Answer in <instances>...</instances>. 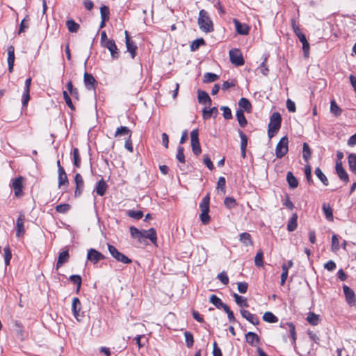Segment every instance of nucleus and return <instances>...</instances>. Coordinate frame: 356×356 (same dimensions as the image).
I'll use <instances>...</instances> for the list:
<instances>
[{"instance_id": "obj_25", "label": "nucleus", "mask_w": 356, "mask_h": 356, "mask_svg": "<svg viewBox=\"0 0 356 356\" xmlns=\"http://www.w3.org/2000/svg\"><path fill=\"white\" fill-rule=\"evenodd\" d=\"M236 118L238 122V124L241 127H245L247 125V120L245 117L243 111L242 109H238L236 111Z\"/></svg>"}, {"instance_id": "obj_60", "label": "nucleus", "mask_w": 356, "mask_h": 356, "mask_svg": "<svg viewBox=\"0 0 356 356\" xmlns=\"http://www.w3.org/2000/svg\"><path fill=\"white\" fill-rule=\"evenodd\" d=\"M223 111V117L226 120H229L232 118L231 109L228 106H223L221 108Z\"/></svg>"}, {"instance_id": "obj_50", "label": "nucleus", "mask_w": 356, "mask_h": 356, "mask_svg": "<svg viewBox=\"0 0 356 356\" xmlns=\"http://www.w3.org/2000/svg\"><path fill=\"white\" fill-rule=\"evenodd\" d=\"M101 18L104 20L109 19V8L106 6H103L100 8Z\"/></svg>"}, {"instance_id": "obj_55", "label": "nucleus", "mask_w": 356, "mask_h": 356, "mask_svg": "<svg viewBox=\"0 0 356 356\" xmlns=\"http://www.w3.org/2000/svg\"><path fill=\"white\" fill-rule=\"evenodd\" d=\"M185 340L187 347L191 348L193 346L194 343L193 336L189 332H184Z\"/></svg>"}, {"instance_id": "obj_6", "label": "nucleus", "mask_w": 356, "mask_h": 356, "mask_svg": "<svg viewBox=\"0 0 356 356\" xmlns=\"http://www.w3.org/2000/svg\"><path fill=\"white\" fill-rule=\"evenodd\" d=\"M72 310L74 318L81 321L84 316L83 312H81V303L78 298H73L72 302Z\"/></svg>"}, {"instance_id": "obj_9", "label": "nucleus", "mask_w": 356, "mask_h": 356, "mask_svg": "<svg viewBox=\"0 0 356 356\" xmlns=\"http://www.w3.org/2000/svg\"><path fill=\"white\" fill-rule=\"evenodd\" d=\"M103 46L109 50L113 59H116L119 57L120 52L113 40H106V42L103 44Z\"/></svg>"}, {"instance_id": "obj_45", "label": "nucleus", "mask_w": 356, "mask_h": 356, "mask_svg": "<svg viewBox=\"0 0 356 356\" xmlns=\"http://www.w3.org/2000/svg\"><path fill=\"white\" fill-rule=\"evenodd\" d=\"M263 257V252L262 250H260L257 252L256 256L254 257V264L257 266L261 267L264 266Z\"/></svg>"}, {"instance_id": "obj_40", "label": "nucleus", "mask_w": 356, "mask_h": 356, "mask_svg": "<svg viewBox=\"0 0 356 356\" xmlns=\"http://www.w3.org/2000/svg\"><path fill=\"white\" fill-rule=\"evenodd\" d=\"M205 44V41L203 38H198L193 41L191 44V50L192 51H195L199 49V47L202 45Z\"/></svg>"}, {"instance_id": "obj_17", "label": "nucleus", "mask_w": 356, "mask_h": 356, "mask_svg": "<svg viewBox=\"0 0 356 356\" xmlns=\"http://www.w3.org/2000/svg\"><path fill=\"white\" fill-rule=\"evenodd\" d=\"M8 51V65L9 72H12L13 70L14 62H15V48L10 45L7 49Z\"/></svg>"}, {"instance_id": "obj_31", "label": "nucleus", "mask_w": 356, "mask_h": 356, "mask_svg": "<svg viewBox=\"0 0 356 356\" xmlns=\"http://www.w3.org/2000/svg\"><path fill=\"white\" fill-rule=\"evenodd\" d=\"M330 112L337 117L341 115L342 113L341 108L337 104L334 99L330 102Z\"/></svg>"}, {"instance_id": "obj_5", "label": "nucleus", "mask_w": 356, "mask_h": 356, "mask_svg": "<svg viewBox=\"0 0 356 356\" xmlns=\"http://www.w3.org/2000/svg\"><path fill=\"white\" fill-rule=\"evenodd\" d=\"M289 140L287 136L282 137L276 145L275 155L278 159L282 158L288 152Z\"/></svg>"}, {"instance_id": "obj_2", "label": "nucleus", "mask_w": 356, "mask_h": 356, "mask_svg": "<svg viewBox=\"0 0 356 356\" xmlns=\"http://www.w3.org/2000/svg\"><path fill=\"white\" fill-rule=\"evenodd\" d=\"M197 23L200 29L205 33H210L213 31V22L209 13L204 10L200 11Z\"/></svg>"}, {"instance_id": "obj_46", "label": "nucleus", "mask_w": 356, "mask_h": 356, "mask_svg": "<svg viewBox=\"0 0 356 356\" xmlns=\"http://www.w3.org/2000/svg\"><path fill=\"white\" fill-rule=\"evenodd\" d=\"M219 76L214 74L211 72H207L204 75V82L205 83H211L216 81L218 79Z\"/></svg>"}, {"instance_id": "obj_59", "label": "nucleus", "mask_w": 356, "mask_h": 356, "mask_svg": "<svg viewBox=\"0 0 356 356\" xmlns=\"http://www.w3.org/2000/svg\"><path fill=\"white\" fill-rule=\"evenodd\" d=\"M225 184L226 181L225 177H220L218 179V183H217V188L220 189L223 193H225Z\"/></svg>"}, {"instance_id": "obj_23", "label": "nucleus", "mask_w": 356, "mask_h": 356, "mask_svg": "<svg viewBox=\"0 0 356 356\" xmlns=\"http://www.w3.org/2000/svg\"><path fill=\"white\" fill-rule=\"evenodd\" d=\"M239 241L245 246H251L253 245L251 235L248 232L241 233L239 235Z\"/></svg>"}, {"instance_id": "obj_19", "label": "nucleus", "mask_w": 356, "mask_h": 356, "mask_svg": "<svg viewBox=\"0 0 356 356\" xmlns=\"http://www.w3.org/2000/svg\"><path fill=\"white\" fill-rule=\"evenodd\" d=\"M234 23L235 24L236 32L240 35H248L249 33L250 28L245 24H241L239 21L234 19Z\"/></svg>"}, {"instance_id": "obj_28", "label": "nucleus", "mask_w": 356, "mask_h": 356, "mask_svg": "<svg viewBox=\"0 0 356 356\" xmlns=\"http://www.w3.org/2000/svg\"><path fill=\"white\" fill-rule=\"evenodd\" d=\"M66 26L68 31L71 33H76L80 28L79 24L75 22L73 19L67 20L66 22Z\"/></svg>"}, {"instance_id": "obj_44", "label": "nucleus", "mask_w": 356, "mask_h": 356, "mask_svg": "<svg viewBox=\"0 0 356 356\" xmlns=\"http://www.w3.org/2000/svg\"><path fill=\"white\" fill-rule=\"evenodd\" d=\"M307 320L311 325H316L319 322V317L318 315L310 312L307 317Z\"/></svg>"}, {"instance_id": "obj_13", "label": "nucleus", "mask_w": 356, "mask_h": 356, "mask_svg": "<svg viewBox=\"0 0 356 356\" xmlns=\"http://www.w3.org/2000/svg\"><path fill=\"white\" fill-rule=\"evenodd\" d=\"M74 181L76 184V189L74 192L75 196H79L84 188V182L82 176L77 173L74 177Z\"/></svg>"}, {"instance_id": "obj_56", "label": "nucleus", "mask_w": 356, "mask_h": 356, "mask_svg": "<svg viewBox=\"0 0 356 356\" xmlns=\"http://www.w3.org/2000/svg\"><path fill=\"white\" fill-rule=\"evenodd\" d=\"M238 134L241 138V149H246L248 145V138L246 135L241 130H238Z\"/></svg>"}, {"instance_id": "obj_47", "label": "nucleus", "mask_w": 356, "mask_h": 356, "mask_svg": "<svg viewBox=\"0 0 356 356\" xmlns=\"http://www.w3.org/2000/svg\"><path fill=\"white\" fill-rule=\"evenodd\" d=\"M209 301L213 305H214L218 309H220L221 306L224 304L222 302V300L214 294H213L210 296Z\"/></svg>"}, {"instance_id": "obj_49", "label": "nucleus", "mask_w": 356, "mask_h": 356, "mask_svg": "<svg viewBox=\"0 0 356 356\" xmlns=\"http://www.w3.org/2000/svg\"><path fill=\"white\" fill-rule=\"evenodd\" d=\"M224 204L225 207L229 209H231L236 206L235 199L232 197H227L224 200Z\"/></svg>"}, {"instance_id": "obj_26", "label": "nucleus", "mask_w": 356, "mask_h": 356, "mask_svg": "<svg viewBox=\"0 0 356 356\" xmlns=\"http://www.w3.org/2000/svg\"><path fill=\"white\" fill-rule=\"evenodd\" d=\"M120 136H128L131 138V134L130 129L127 127L121 126L118 127L115 133V137Z\"/></svg>"}, {"instance_id": "obj_32", "label": "nucleus", "mask_w": 356, "mask_h": 356, "mask_svg": "<svg viewBox=\"0 0 356 356\" xmlns=\"http://www.w3.org/2000/svg\"><path fill=\"white\" fill-rule=\"evenodd\" d=\"M234 300H235V302L236 303L243 307H248V302H247V299L241 296H239L238 295L237 293H234Z\"/></svg>"}, {"instance_id": "obj_62", "label": "nucleus", "mask_w": 356, "mask_h": 356, "mask_svg": "<svg viewBox=\"0 0 356 356\" xmlns=\"http://www.w3.org/2000/svg\"><path fill=\"white\" fill-rule=\"evenodd\" d=\"M218 280L225 285L229 283V277L225 272H222L218 275Z\"/></svg>"}, {"instance_id": "obj_61", "label": "nucleus", "mask_w": 356, "mask_h": 356, "mask_svg": "<svg viewBox=\"0 0 356 356\" xmlns=\"http://www.w3.org/2000/svg\"><path fill=\"white\" fill-rule=\"evenodd\" d=\"M332 249L335 251L339 249V238L335 234H334L332 237Z\"/></svg>"}, {"instance_id": "obj_53", "label": "nucleus", "mask_w": 356, "mask_h": 356, "mask_svg": "<svg viewBox=\"0 0 356 356\" xmlns=\"http://www.w3.org/2000/svg\"><path fill=\"white\" fill-rule=\"evenodd\" d=\"M127 215L131 218L139 220L143 216V213L141 211L130 210L128 211Z\"/></svg>"}, {"instance_id": "obj_30", "label": "nucleus", "mask_w": 356, "mask_h": 356, "mask_svg": "<svg viewBox=\"0 0 356 356\" xmlns=\"http://www.w3.org/2000/svg\"><path fill=\"white\" fill-rule=\"evenodd\" d=\"M286 180L291 188H295L298 187V181L291 172H287Z\"/></svg>"}, {"instance_id": "obj_18", "label": "nucleus", "mask_w": 356, "mask_h": 356, "mask_svg": "<svg viewBox=\"0 0 356 356\" xmlns=\"http://www.w3.org/2000/svg\"><path fill=\"white\" fill-rule=\"evenodd\" d=\"M335 168H336V172H337L339 177L340 178V179H341L344 182L347 183L349 180L348 175L347 174L346 170L343 169L341 162L337 161L336 163Z\"/></svg>"}, {"instance_id": "obj_48", "label": "nucleus", "mask_w": 356, "mask_h": 356, "mask_svg": "<svg viewBox=\"0 0 356 356\" xmlns=\"http://www.w3.org/2000/svg\"><path fill=\"white\" fill-rule=\"evenodd\" d=\"M67 89L68 90L69 92L70 93V95L72 96H73L74 97L78 99V96H79V92H78V90L77 88H74L73 85H72V83L71 81H70L67 83Z\"/></svg>"}, {"instance_id": "obj_15", "label": "nucleus", "mask_w": 356, "mask_h": 356, "mask_svg": "<svg viewBox=\"0 0 356 356\" xmlns=\"http://www.w3.org/2000/svg\"><path fill=\"white\" fill-rule=\"evenodd\" d=\"M125 36L127 51L131 54V58H134L136 56V51L137 49V47L134 42L130 40L128 32L127 31H125Z\"/></svg>"}, {"instance_id": "obj_52", "label": "nucleus", "mask_w": 356, "mask_h": 356, "mask_svg": "<svg viewBox=\"0 0 356 356\" xmlns=\"http://www.w3.org/2000/svg\"><path fill=\"white\" fill-rule=\"evenodd\" d=\"M70 209L69 204H61L56 207V211L60 213H65Z\"/></svg>"}, {"instance_id": "obj_57", "label": "nucleus", "mask_w": 356, "mask_h": 356, "mask_svg": "<svg viewBox=\"0 0 356 356\" xmlns=\"http://www.w3.org/2000/svg\"><path fill=\"white\" fill-rule=\"evenodd\" d=\"M289 328L291 337L292 338L293 344L296 345V333L295 325L292 323H288L286 324Z\"/></svg>"}, {"instance_id": "obj_39", "label": "nucleus", "mask_w": 356, "mask_h": 356, "mask_svg": "<svg viewBox=\"0 0 356 356\" xmlns=\"http://www.w3.org/2000/svg\"><path fill=\"white\" fill-rule=\"evenodd\" d=\"M73 163L76 168L81 166V158L79 156V152L77 148H74L72 150Z\"/></svg>"}, {"instance_id": "obj_41", "label": "nucleus", "mask_w": 356, "mask_h": 356, "mask_svg": "<svg viewBox=\"0 0 356 356\" xmlns=\"http://www.w3.org/2000/svg\"><path fill=\"white\" fill-rule=\"evenodd\" d=\"M315 175L322 181L325 186L328 185V180L326 176L323 174L322 170L319 168H316L315 170Z\"/></svg>"}, {"instance_id": "obj_43", "label": "nucleus", "mask_w": 356, "mask_h": 356, "mask_svg": "<svg viewBox=\"0 0 356 356\" xmlns=\"http://www.w3.org/2000/svg\"><path fill=\"white\" fill-rule=\"evenodd\" d=\"M238 105L241 108H243L246 111H250L251 104L246 98L242 97L238 102Z\"/></svg>"}, {"instance_id": "obj_33", "label": "nucleus", "mask_w": 356, "mask_h": 356, "mask_svg": "<svg viewBox=\"0 0 356 356\" xmlns=\"http://www.w3.org/2000/svg\"><path fill=\"white\" fill-rule=\"evenodd\" d=\"M58 187L68 184V179L65 170H60L58 172Z\"/></svg>"}, {"instance_id": "obj_64", "label": "nucleus", "mask_w": 356, "mask_h": 356, "mask_svg": "<svg viewBox=\"0 0 356 356\" xmlns=\"http://www.w3.org/2000/svg\"><path fill=\"white\" fill-rule=\"evenodd\" d=\"M63 98L65 99V102L66 103V104L72 109V110H74V107L72 104V100H71V98L70 97L69 95L67 94V92L66 91H63Z\"/></svg>"}, {"instance_id": "obj_36", "label": "nucleus", "mask_w": 356, "mask_h": 356, "mask_svg": "<svg viewBox=\"0 0 356 356\" xmlns=\"http://www.w3.org/2000/svg\"><path fill=\"white\" fill-rule=\"evenodd\" d=\"M348 159L350 170L356 175V155L355 154H350Z\"/></svg>"}, {"instance_id": "obj_34", "label": "nucleus", "mask_w": 356, "mask_h": 356, "mask_svg": "<svg viewBox=\"0 0 356 356\" xmlns=\"http://www.w3.org/2000/svg\"><path fill=\"white\" fill-rule=\"evenodd\" d=\"M302 157L304 160L307 162L312 156V151L309 146V145L307 143H303V148H302Z\"/></svg>"}, {"instance_id": "obj_1", "label": "nucleus", "mask_w": 356, "mask_h": 356, "mask_svg": "<svg viewBox=\"0 0 356 356\" xmlns=\"http://www.w3.org/2000/svg\"><path fill=\"white\" fill-rule=\"evenodd\" d=\"M129 229L131 237L138 240L139 242H141L143 238H147L150 240L153 244H156V232L154 228H150L148 230H140L138 228L131 226Z\"/></svg>"}, {"instance_id": "obj_38", "label": "nucleus", "mask_w": 356, "mask_h": 356, "mask_svg": "<svg viewBox=\"0 0 356 356\" xmlns=\"http://www.w3.org/2000/svg\"><path fill=\"white\" fill-rule=\"evenodd\" d=\"M323 210L324 211L326 218L330 221H332L333 220L332 209L330 207V205L324 203L323 204Z\"/></svg>"}, {"instance_id": "obj_20", "label": "nucleus", "mask_w": 356, "mask_h": 356, "mask_svg": "<svg viewBox=\"0 0 356 356\" xmlns=\"http://www.w3.org/2000/svg\"><path fill=\"white\" fill-rule=\"evenodd\" d=\"M198 101L202 104H208L209 106L211 104V99L208 93L203 90H198Z\"/></svg>"}, {"instance_id": "obj_42", "label": "nucleus", "mask_w": 356, "mask_h": 356, "mask_svg": "<svg viewBox=\"0 0 356 356\" xmlns=\"http://www.w3.org/2000/svg\"><path fill=\"white\" fill-rule=\"evenodd\" d=\"M70 280L74 284H76V292H79L82 282L81 276L78 275H72L70 277Z\"/></svg>"}, {"instance_id": "obj_37", "label": "nucleus", "mask_w": 356, "mask_h": 356, "mask_svg": "<svg viewBox=\"0 0 356 356\" xmlns=\"http://www.w3.org/2000/svg\"><path fill=\"white\" fill-rule=\"evenodd\" d=\"M263 320L268 323H277L278 318L272 312H266L263 315Z\"/></svg>"}, {"instance_id": "obj_27", "label": "nucleus", "mask_w": 356, "mask_h": 356, "mask_svg": "<svg viewBox=\"0 0 356 356\" xmlns=\"http://www.w3.org/2000/svg\"><path fill=\"white\" fill-rule=\"evenodd\" d=\"M297 220L298 216L296 213L293 214L291 218L289 219L287 224V230L289 232H293L297 228Z\"/></svg>"}, {"instance_id": "obj_63", "label": "nucleus", "mask_w": 356, "mask_h": 356, "mask_svg": "<svg viewBox=\"0 0 356 356\" xmlns=\"http://www.w3.org/2000/svg\"><path fill=\"white\" fill-rule=\"evenodd\" d=\"M248 284L247 282H238L237 284L238 291L241 293H245L247 292Z\"/></svg>"}, {"instance_id": "obj_21", "label": "nucleus", "mask_w": 356, "mask_h": 356, "mask_svg": "<svg viewBox=\"0 0 356 356\" xmlns=\"http://www.w3.org/2000/svg\"><path fill=\"white\" fill-rule=\"evenodd\" d=\"M70 258L68 250L60 252L56 263V268H59L63 264L67 262Z\"/></svg>"}, {"instance_id": "obj_10", "label": "nucleus", "mask_w": 356, "mask_h": 356, "mask_svg": "<svg viewBox=\"0 0 356 356\" xmlns=\"http://www.w3.org/2000/svg\"><path fill=\"white\" fill-rule=\"evenodd\" d=\"M23 177H19L15 179H13L12 183V187L15 191V195L16 197H21L23 195Z\"/></svg>"}, {"instance_id": "obj_29", "label": "nucleus", "mask_w": 356, "mask_h": 356, "mask_svg": "<svg viewBox=\"0 0 356 356\" xmlns=\"http://www.w3.org/2000/svg\"><path fill=\"white\" fill-rule=\"evenodd\" d=\"M106 188H107V184L103 179H102V180L99 181L97 184L96 192L99 195L102 196L105 194Z\"/></svg>"}, {"instance_id": "obj_22", "label": "nucleus", "mask_w": 356, "mask_h": 356, "mask_svg": "<svg viewBox=\"0 0 356 356\" xmlns=\"http://www.w3.org/2000/svg\"><path fill=\"white\" fill-rule=\"evenodd\" d=\"M246 341L251 346H256L259 342V338L257 334L249 332L245 334Z\"/></svg>"}, {"instance_id": "obj_24", "label": "nucleus", "mask_w": 356, "mask_h": 356, "mask_svg": "<svg viewBox=\"0 0 356 356\" xmlns=\"http://www.w3.org/2000/svg\"><path fill=\"white\" fill-rule=\"evenodd\" d=\"M218 111L216 107L210 108L209 109L207 108H204L202 110V117L204 120H208L212 115L216 117L218 115Z\"/></svg>"}, {"instance_id": "obj_4", "label": "nucleus", "mask_w": 356, "mask_h": 356, "mask_svg": "<svg viewBox=\"0 0 356 356\" xmlns=\"http://www.w3.org/2000/svg\"><path fill=\"white\" fill-rule=\"evenodd\" d=\"M107 246L109 253L116 261L124 264H129L131 263V259L123 253L119 252L115 246L111 244H108Z\"/></svg>"}, {"instance_id": "obj_35", "label": "nucleus", "mask_w": 356, "mask_h": 356, "mask_svg": "<svg viewBox=\"0 0 356 356\" xmlns=\"http://www.w3.org/2000/svg\"><path fill=\"white\" fill-rule=\"evenodd\" d=\"M209 195H207L200 204L201 211L205 212L209 211Z\"/></svg>"}, {"instance_id": "obj_16", "label": "nucleus", "mask_w": 356, "mask_h": 356, "mask_svg": "<svg viewBox=\"0 0 356 356\" xmlns=\"http://www.w3.org/2000/svg\"><path fill=\"white\" fill-rule=\"evenodd\" d=\"M83 82H84L86 88L88 90H90L95 89L96 80L95 79L94 76L91 74L85 72L84 76H83Z\"/></svg>"}, {"instance_id": "obj_14", "label": "nucleus", "mask_w": 356, "mask_h": 356, "mask_svg": "<svg viewBox=\"0 0 356 356\" xmlns=\"http://www.w3.org/2000/svg\"><path fill=\"white\" fill-rule=\"evenodd\" d=\"M241 314L244 318L254 325H257L259 323L258 317L255 314H251L248 310L241 309Z\"/></svg>"}, {"instance_id": "obj_54", "label": "nucleus", "mask_w": 356, "mask_h": 356, "mask_svg": "<svg viewBox=\"0 0 356 356\" xmlns=\"http://www.w3.org/2000/svg\"><path fill=\"white\" fill-rule=\"evenodd\" d=\"M177 159L181 163H185V156L184 154V147L179 146L177 148V153L176 155Z\"/></svg>"}, {"instance_id": "obj_8", "label": "nucleus", "mask_w": 356, "mask_h": 356, "mask_svg": "<svg viewBox=\"0 0 356 356\" xmlns=\"http://www.w3.org/2000/svg\"><path fill=\"white\" fill-rule=\"evenodd\" d=\"M104 259V255L95 249L90 248L88 250L87 259L91 261L92 264H96L99 261L103 260Z\"/></svg>"}, {"instance_id": "obj_3", "label": "nucleus", "mask_w": 356, "mask_h": 356, "mask_svg": "<svg viewBox=\"0 0 356 356\" xmlns=\"http://www.w3.org/2000/svg\"><path fill=\"white\" fill-rule=\"evenodd\" d=\"M282 118L279 113H273L270 118L268 124V135L272 138L279 131L281 127Z\"/></svg>"}, {"instance_id": "obj_7", "label": "nucleus", "mask_w": 356, "mask_h": 356, "mask_svg": "<svg viewBox=\"0 0 356 356\" xmlns=\"http://www.w3.org/2000/svg\"><path fill=\"white\" fill-rule=\"evenodd\" d=\"M229 54L232 63L236 66H241L244 64V60L242 54L238 49H231Z\"/></svg>"}, {"instance_id": "obj_11", "label": "nucleus", "mask_w": 356, "mask_h": 356, "mask_svg": "<svg viewBox=\"0 0 356 356\" xmlns=\"http://www.w3.org/2000/svg\"><path fill=\"white\" fill-rule=\"evenodd\" d=\"M343 291L346 297V302L350 305H354L356 302L355 293L353 289L346 285H343Z\"/></svg>"}, {"instance_id": "obj_51", "label": "nucleus", "mask_w": 356, "mask_h": 356, "mask_svg": "<svg viewBox=\"0 0 356 356\" xmlns=\"http://www.w3.org/2000/svg\"><path fill=\"white\" fill-rule=\"evenodd\" d=\"M4 259L6 266L9 265L10 261L12 257L11 251L9 246H6L3 248Z\"/></svg>"}, {"instance_id": "obj_12", "label": "nucleus", "mask_w": 356, "mask_h": 356, "mask_svg": "<svg viewBox=\"0 0 356 356\" xmlns=\"http://www.w3.org/2000/svg\"><path fill=\"white\" fill-rule=\"evenodd\" d=\"M25 217L23 214H20L16 221V236L20 237L25 233L24 229Z\"/></svg>"}, {"instance_id": "obj_58", "label": "nucleus", "mask_w": 356, "mask_h": 356, "mask_svg": "<svg viewBox=\"0 0 356 356\" xmlns=\"http://www.w3.org/2000/svg\"><path fill=\"white\" fill-rule=\"evenodd\" d=\"M191 147H192V150H193V152L194 153V154H195L196 156H198L200 154L202 150H201L199 140H197L196 142H191Z\"/></svg>"}]
</instances>
